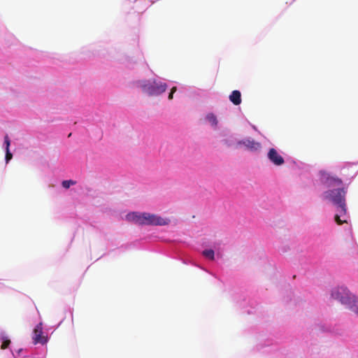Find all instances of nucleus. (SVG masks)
I'll list each match as a JSON object with an SVG mask.
<instances>
[{
	"mask_svg": "<svg viewBox=\"0 0 358 358\" xmlns=\"http://www.w3.org/2000/svg\"><path fill=\"white\" fill-rule=\"evenodd\" d=\"M125 220L139 226H166L171 220L158 214L147 212L130 211L125 215Z\"/></svg>",
	"mask_w": 358,
	"mask_h": 358,
	"instance_id": "7ed1b4c3",
	"label": "nucleus"
},
{
	"mask_svg": "<svg viewBox=\"0 0 358 358\" xmlns=\"http://www.w3.org/2000/svg\"><path fill=\"white\" fill-rule=\"evenodd\" d=\"M206 122H208L213 129H216L218 127L219 121L217 115L213 113H208L204 117Z\"/></svg>",
	"mask_w": 358,
	"mask_h": 358,
	"instance_id": "dca6fc26",
	"label": "nucleus"
},
{
	"mask_svg": "<svg viewBox=\"0 0 358 358\" xmlns=\"http://www.w3.org/2000/svg\"><path fill=\"white\" fill-rule=\"evenodd\" d=\"M355 296L356 295L351 292L349 288L344 285L334 286L331 287L330 290V299L338 301L346 308H348Z\"/></svg>",
	"mask_w": 358,
	"mask_h": 358,
	"instance_id": "6e6552de",
	"label": "nucleus"
},
{
	"mask_svg": "<svg viewBox=\"0 0 358 358\" xmlns=\"http://www.w3.org/2000/svg\"><path fill=\"white\" fill-rule=\"evenodd\" d=\"M229 99L234 105L239 106L242 101L241 91H231Z\"/></svg>",
	"mask_w": 358,
	"mask_h": 358,
	"instance_id": "6ab92c4d",
	"label": "nucleus"
},
{
	"mask_svg": "<svg viewBox=\"0 0 358 358\" xmlns=\"http://www.w3.org/2000/svg\"><path fill=\"white\" fill-rule=\"evenodd\" d=\"M295 0H293V1H294Z\"/></svg>",
	"mask_w": 358,
	"mask_h": 358,
	"instance_id": "f704fd0d",
	"label": "nucleus"
},
{
	"mask_svg": "<svg viewBox=\"0 0 358 358\" xmlns=\"http://www.w3.org/2000/svg\"><path fill=\"white\" fill-rule=\"evenodd\" d=\"M44 354L42 355V357H39L38 354H27L23 355L22 358H44Z\"/></svg>",
	"mask_w": 358,
	"mask_h": 358,
	"instance_id": "a878e982",
	"label": "nucleus"
},
{
	"mask_svg": "<svg viewBox=\"0 0 358 358\" xmlns=\"http://www.w3.org/2000/svg\"><path fill=\"white\" fill-rule=\"evenodd\" d=\"M317 327L322 333H329L332 334H337V329L331 324L321 322L317 324Z\"/></svg>",
	"mask_w": 358,
	"mask_h": 358,
	"instance_id": "f3484780",
	"label": "nucleus"
},
{
	"mask_svg": "<svg viewBox=\"0 0 358 358\" xmlns=\"http://www.w3.org/2000/svg\"><path fill=\"white\" fill-rule=\"evenodd\" d=\"M24 54L27 57L36 62L50 58L52 59V64L55 66L48 68L35 65L27 66L23 69V73L27 78L57 87H76L78 84L83 85L85 82L82 76L81 66L94 57L96 52L88 47H83L80 52L60 55L26 48Z\"/></svg>",
	"mask_w": 358,
	"mask_h": 358,
	"instance_id": "f257e3e1",
	"label": "nucleus"
},
{
	"mask_svg": "<svg viewBox=\"0 0 358 358\" xmlns=\"http://www.w3.org/2000/svg\"><path fill=\"white\" fill-rule=\"evenodd\" d=\"M252 129H253L257 130V127H256V126L252 125Z\"/></svg>",
	"mask_w": 358,
	"mask_h": 358,
	"instance_id": "2f4dec72",
	"label": "nucleus"
},
{
	"mask_svg": "<svg viewBox=\"0 0 358 358\" xmlns=\"http://www.w3.org/2000/svg\"><path fill=\"white\" fill-rule=\"evenodd\" d=\"M201 255L204 258L205 261L206 262V264H208L209 268H203L196 263H194L193 265L210 273L212 275H213L216 278H218L220 280H222L220 278L219 275L222 270V252L219 250H215L212 248H208L203 249L202 250Z\"/></svg>",
	"mask_w": 358,
	"mask_h": 358,
	"instance_id": "20e7f679",
	"label": "nucleus"
},
{
	"mask_svg": "<svg viewBox=\"0 0 358 358\" xmlns=\"http://www.w3.org/2000/svg\"><path fill=\"white\" fill-rule=\"evenodd\" d=\"M346 230H348V232H349V234H350V237H351V239H352V241L353 244H354L355 246H357V243H356V241H355V237H354V236H353L352 226L350 225V227H348V229H347Z\"/></svg>",
	"mask_w": 358,
	"mask_h": 358,
	"instance_id": "393cba45",
	"label": "nucleus"
},
{
	"mask_svg": "<svg viewBox=\"0 0 358 358\" xmlns=\"http://www.w3.org/2000/svg\"><path fill=\"white\" fill-rule=\"evenodd\" d=\"M143 92L146 93V94L148 96H158L162 94L166 91H143Z\"/></svg>",
	"mask_w": 358,
	"mask_h": 358,
	"instance_id": "5701e85b",
	"label": "nucleus"
},
{
	"mask_svg": "<svg viewBox=\"0 0 358 358\" xmlns=\"http://www.w3.org/2000/svg\"><path fill=\"white\" fill-rule=\"evenodd\" d=\"M0 343H1V348L3 350H5V349L10 350V348H11V344H12L11 340L9 338V336H8V334H6V332L3 329H0Z\"/></svg>",
	"mask_w": 358,
	"mask_h": 358,
	"instance_id": "4468645a",
	"label": "nucleus"
},
{
	"mask_svg": "<svg viewBox=\"0 0 358 358\" xmlns=\"http://www.w3.org/2000/svg\"><path fill=\"white\" fill-rule=\"evenodd\" d=\"M150 79L123 78L117 87H125L129 90H189V87L176 81L166 80L159 76Z\"/></svg>",
	"mask_w": 358,
	"mask_h": 358,
	"instance_id": "f03ea898",
	"label": "nucleus"
},
{
	"mask_svg": "<svg viewBox=\"0 0 358 358\" xmlns=\"http://www.w3.org/2000/svg\"><path fill=\"white\" fill-rule=\"evenodd\" d=\"M194 90H201V88H198V87H195Z\"/></svg>",
	"mask_w": 358,
	"mask_h": 358,
	"instance_id": "72a5a7b5",
	"label": "nucleus"
},
{
	"mask_svg": "<svg viewBox=\"0 0 358 358\" xmlns=\"http://www.w3.org/2000/svg\"><path fill=\"white\" fill-rule=\"evenodd\" d=\"M266 157L275 166H280L285 164V159L275 148H270L268 149Z\"/></svg>",
	"mask_w": 358,
	"mask_h": 358,
	"instance_id": "9b49d317",
	"label": "nucleus"
},
{
	"mask_svg": "<svg viewBox=\"0 0 358 358\" xmlns=\"http://www.w3.org/2000/svg\"><path fill=\"white\" fill-rule=\"evenodd\" d=\"M9 350L13 358H22L23 355H27V350L22 348L17 350H13L12 348H10Z\"/></svg>",
	"mask_w": 358,
	"mask_h": 358,
	"instance_id": "412c9836",
	"label": "nucleus"
},
{
	"mask_svg": "<svg viewBox=\"0 0 358 358\" xmlns=\"http://www.w3.org/2000/svg\"><path fill=\"white\" fill-rule=\"evenodd\" d=\"M335 208L336 213L334 219L337 224H341L343 223L348 224L350 222V217L346 203H342L341 206H335Z\"/></svg>",
	"mask_w": 358,
	"mask_h": 358,
	"instance_id": "9d476101",
	"label": "nucleus"
},
{
	"mask_svg": "<svg viewBox=\"0 0 358 358\" xmlns=\"http://www.w3.org/2000/svg\"><path fill=\"white\" fill-rule=\"evenodd\" d=\"M128 1H130V2L135 3V2H136L137 0H128Z\"/></svg>",
	"mask_w": 358,
	"mask_h": 358,
	"instance_id": "7c9ffc66",
	"label": "nucleus"
},
{
	"mask_svg": "<svg viewBox=\"0 0 358 358\" xmlns=\"http://www.w3.org/2000/svg\"><path fill=\"white\" fill-rule=\"evenodd\" d=\"M76 184V181L72 179L63 180L62 181V187L66 189L70 188L72 185Z\"/></svg>",
	"mask_w": 358,
	"mask_h": 358,
	"instance_id": "4be33fe9",
	"label": "nucleus"
},
{
	"mask_svg": "<svg viewBox=\"0 0 358 358\" xmlns=\"http://www.w3.org/2000/svg\"><path fill=\"white\" fill-rule=\"evenodd\" d=\"M223 142H224V145H226L227 147H232L234 145V144L236 143L235 140L229 139V138L224 139Z\"/></svg>",
	"mask_w": 358,
	"mask_h": 358,
	"instance_id": "b1692460",
	"label": "nucleus"
},
{
	"mask_svg": "<svg viewBox=\"0 0 358 358\" xmlns=\"http://www.w3.org/2000/svg\"><path fill=\"white\" fill-rule=\"evenodd\" d=\"M231 295L233 301L241 309L243 313L250 315L257 313L259 304L248 291L243 292L242 289L238 288V291H234Z\"/></svg>",
	"mask_w": 358,
	"mask_h": 358,
	"instance_id": "39448f33",
	"label": "nucleus"
},
{
	"mask_svg": "<svg viewBox=\"0 0 358 358\" xmlns=\"http://www.w3.org/2000/svg\"><path fill=\"white\" fill-rule=\"evenodd\" d=\"M282 295L283 297V300L286 303H292L294 294L293 292L292 291L291 285L289 283L285 285L284 289H282Z\"/></svg>",
	"mask_w": 358,
	"mask_h": 358,
	"instance_id": "2eb2a0df",
	"label": "nucleus"
},
{
	"mask_svg": "<svg viewBox=\"0 0 358 358\" xmlns=\"http://www.w3.org/2000/svg\"><path fill=\"white\" fill-rule=\"evenodd\" d=\"M63 320H61L57 325L47 327L45 329L43 322H39L33 329L32 343L34 345H46L50 338V334L60 326Z\"/></svg>",
	"mask_w": 358,
	"mask_h": 358,
	"instance_id": "423d86ee",
	"label": "nucleus"
},
{
	"mask_svg": "<svg viewBox=\"0 0 358 358\" xmlns=\"http://www.w3.org/2000/svg\"><path fill=\"white\" fill-rule=\"evenodd\" d=\"M347 308L358 317V296L357 295L351 301Z\"/></svg>",
	"mask_w": 358,
	"mask_h": 358,
	"instance_id": "aec40b11",
	"label": "nucleus"
},
{
	"mask_svg": "<svg viewBox=\"0 0 358 358\" xmlns=\"http://www.w3.org/2000/svg\"><path fill=\"white\" fill-rule=\"evenodd\" d=\"M105 254L102 255L99 258H97V259L96 261L99 260V259L101 258Z\"/></svg>",
	"mask_w": 358,
	"mask_h": 358,
	"instance_id": "473e14b6",
	"label": "nucleus"
},
{
	"mask_svg": "<svg viewBox=\"0 0 358 358\" xmlns=\"http://www.w3.org/2000/svg\"><path fill=\"white\" fill-rule=\"evenodd\" d=\"M10 143H11V141H10L8 135L7 134H5L3 136V143L2 148L5 152L6 164H8L13 157V154L11 153L10 150Z\"/></svg>",
	"mask_w": 358,
	"mask_h": 358,
	"instance_id": "ddd939ff",
	"label": "nucleus"
},
{
	"mask_svg": "<svg viewBox=\"0 0 358 358\" xmlns=\"http://www.w3.org/2000/svg\"><path fill=\"white\" fill-rule=\"evenodd\" d=\"M289 250V248L287 245H282V247L278 248V252L280 253H285Z\"/></svg>",
	"mask_w": 358,
	"mask_h": 358,
	"instance_id": "bb28decb",
	"label": "nucleus"
},
{
	"mask_svg": "<svg viewBox=\"0 0 358 358\" xmlns=\"http://www.w3.org/2000/svg\"><path fill=\"white\" fill-rule=\"evenodd\" d=\"M264 269H265V271L268 273V271H271L274 272L273 278H277L278 273H280V272L279 271H278V268L275 265V262L273 259L269 260L267 259V263L265 265Z\"/></svg>",
	"mask_w": 358,
	"mask_h": 358,
	"instance_id": "a211bd4d",
	"label": "nucleus"
},
{
	"mask_svg": "<svg viewBox=\"0 0 358 358\" xmlns=\"http://www.w3.org/2000/svg\"><path fill=\"white\" fill-rule=\"evenodd\" d=\"M317 176L320 184L327 189L343 185L341 178L324 169L319 170Z\"/></svg>",
	"mask_w": 358,
	"mask_h": 358,
	"instance_id": "1a4fd4ad",
	"label": "nucleus"
},
{
	"mask_svg": "<svg viewBox=\"0 0 358 358\" xmlns=\"http://www.w3.org/2000/svg\"><path fill=\"white\" fill-rule=\"evenodd\" d=\"M182 263L185 264H189V261L184 260V261H182Z\"/></svg>",
	"mask_w": 358,
	"mask_h": 358,
	"instance_id": "c756f323",
	"label": "nucleus"
},
{
	"mask_svg": "<svg viewBox=\"0 0 358 358\" xmlns=\"http://www.w3.org/2000/svg\"><path fill=\"white\" fill-rule=\"evenodd\" d=\"M348 193V187L337 186L328 189L323 192L322 198L329 201L334 207L346 203V195Z\"/></svg>",
	"mask_w": 358,
	"mask_h": 358,
	"instance_id": "0eeeda50",
	"label": "nucleus"
},
{
	"mask_svg": "<svg viewBox=\"0 0 358 358\" xmlns=\"http://www.w3.org/2000/svg\"><path fill=\"white\" fill-rule=\"evenodd\" d=\"M173 93H170V94H169V100H171V99H173Z\"/></svg>",
	"mask_w": 358,
	"mask_h": 358,
	"instance_id": "cd10ccee",
	"label": "nucleus"
},
{
	"mask_svg": "<svg viewBox=\"0 0 358 358\" xmlns=\"http://www.w3.org/2000/svg\"><path fill=\"white\" fill-rule=\"evenodd\" d=\"M358 173V171L352 177L351 180H354L355 178V177L357 176Z\"/></svg>",
	"mask_w": 358,
	"mask_h": 358,
	"instance_id": "c85d7f7f",
	"label": "nucleus"
},
{
	"mask_svg": "<svg viewBox=\"0 0 358 358\" xmlns=\"http://www.w3.org/2000/svg\"><path fill=\"white\" fill-rule=\"evenodd\" d=\"M237 146H245L252 152L257 151L261 148V143L250 137L236 141Z\"/></svg>",
	"mask_w": 358,
	"mask_h": 358,
	"instance_id": "f8f14e48",
	"label": "nucleus"
}]
</instances>
